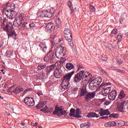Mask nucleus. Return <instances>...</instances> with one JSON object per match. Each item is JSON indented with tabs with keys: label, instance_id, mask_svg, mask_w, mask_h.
<instances>
[{
	"label": "nucleus",
	"instance_id": "nucleus-1",
	"mask_svg": "<svg viewBox=\"0 0 128 128\" xmlns=\"http://www.w3.org/2000/svg\"><path fill=\"white\" fill-rule=\"evenodd\" d=\"M92 78V74L89 72H85L84 70H80L76 74L74 77L75 82H78L82 80V78H84L86 80H90Z\"/></svg>",
	"mask_w": 128,
	"mask_h": 128
},
{
	"label": "nucleus",
	"instance_id": "nucleus-2",
	"mask_svg": "<svg viewBox=\"0 0 128 128\" xmlns=\"http://www.w3.org/2000/svg\"><path fill=\"white\" fill-rule=\"evenodd\" d=\"M13 28L14 26H12V24L10 22H9L3 28V30H4V32H6L8 38H12L14 36H16V32L12 31Z\"/></svg>",
	"mask_w": 128,
	"mask_h": 128
},
{
	"label": "nucleus",
	"instance_id": "nucleus-3",
	"mask_svg": "<svg viewBox=\"0 0 128 128\" xmlns=\"http://www.w3.org/2000/svg\"><path fill=\"white\" fill-rule=\"evenodd\" d=\"M66 54V51L64 50V47L60 45L56 48L55 54L57 58L62 60V56H64Z\"/></svg>",
	"mask_w": 128,
	"mask_h": 128
},
{
	"label": "nucleus",
	"instance_id": "nucleus-4",
	"mask_svg": "<svg viewBox=\"0 0 128 128\" xmlns=\"http://www.w3.org/2000/svg\"><path fill=\"white\" fill-rule=\"evenodd\" d=\"M23 21L24 18H22V14H18L17 15L16 19L14 22V25L16 26V28H18V26L20 28Z\"/></svg>",
	"mask_w": 128,
	"mask_h": 128
},
{
	"label": "nucleus",
	"instance_id": "nucleus-5",
	"mask_svg": "<svg viewBox=\"0 0 128 128\" xmlns=\"http://www.w3.org/2000/svg\"><path fill=\"white\" fill-rule=\"evenodd\" d=\"M66 113V110H62V108L60 107L56 106L55 110L53 112V114H56L58 116H64V114Z\"/></svg>",
	"mask_w": 128,
	"mask_h": 128
},
{
	"label": "nucleus",
	"instance_id": "nucleus-6",
	"mask_svg": "<svg viewBox=\"0 0 128 128\" xmlns=\"http://www.w3.org/2000/svg\"><path fill=\"white\" fill-rule=\"evenodd\" d=\"M24 102L29 106H34V100L30 97H26L24 99Z\"/></svg>",
	"mask_w": 128,
	"mask_h": 128
},
{
	"label": "nucleus",
	"instance_id": "nucleus-7",
	"mask_svg": "<svg viewBox=\"0 0 128 128\" xmlns=\"http://www.w3.org/2000/svg\"><path fill=\"white\" fill-rule=\"evenodd\" d=\"M96 92H88L85 96V100L86 102H88L92 98H94L96 96Z\"/></svg>",
	"mask_w": 128,
	"mask_h": 128
},
{
	"label": "nucleus",
	"instance_id": "nucleus-8",
	"mask_svg": "<svg viewBox=\"0 0 128 128\" xmlns=\"http://www.w3.org/2000/svg\"><path fill=\"white\" fill-rule=\"evenodd\" d=\"M118 96V93L116 90H112L111 92H110L108 95V98L110 100H114Z\"/></svg>",
	"mask_w": 128,
	"mask_h": 128
},
{
	"label": "nucleus",
	"instance_id": "nucleus-9",
	"mask_svg": "<svg viewBox=\"0 0 128 128\" xmlns=\"http://www.w3.org/2000/svg\"><path fill=\"white\" fill-rule=\"evenodd\" d=\"M126 101H124L122 102H118L117 104V110L118 112H124V104Z\"/></svg>",
	"mask_w": 128,
	"mask_h": 128
},
{
	"label": "nucleus",
	"instance_id": "nucleus-10",
	"mask_svg": "<svg viewBox=\"0 0 128 128\" xmlns=\"http://www.w3.org/2000/svg\"><path fill=\"white\" fill-rule=\"evenodd\" d=\"M74 74V71H72L70 72H69V73L65 74V76L63 78V80H66L67 82H70V78H71L72 76V74Z\"/></svg>",
	"mask_w": 128,
	"mask_h": 128
},
{
	"label": "nucleus",
	"instance_id": "nucleus-11",
	"mask_svg": "<svg viewBox=\"0 0 128 128\" xmlns=\"http://www.w3.org/2000/svg\"><path fill=\"white\" fill-rule=\"evenodd\" d=\"M100 116H108L110 114V111H108V109L104 110L100 109V112H99Z\"/></svg>",
	"mask_w": 128,
	"mask_h": 128
},
{
	"label": "nucleus",
	"instance_id": "nucleus-12",
	"mask_svg": "<svg viewBox=\"0 0 128 128\" xmlns=\"http://www.w3.org/2000/svg\"><path fill=\"white\" fill-rule=\"evenodd\" d=\"M102 78L100 77H98L92 80V82H93V84H94L96 85L99 86V84H100V82H102Z\"/></svg>",
	"mask_w": 128,
	"mask_h": 128
},
{
	"label": "nucleus",
	"instance_id": "nucleus-13",
	"mask_svg": "<svg viewBox=\"0 0 128 128\" xmlns=\"http://www.w3.org/2000/svg\"><path fill=\"white\" fill-rule=\"evenodd\" d=\"M69 84H70V82L66 81V80H63L61 83V86L62 88L64 90L68 89V88Z\"/></svg>",
	"mask_w": 128,
	"mask_h": 128
},
{
	"label": "nucleus",
	"instance_id": "nucleus-14",
	"mask_svg": "<svg viewBox=\"0 0 128 128\" xmlns=\"http://www.w3.org/2000/svg\"><path fill=\"white\" fill-rule=\"evenodd\" d=\"M39 46L41 50H42V52H46V50H48V46L44 42L40 43Z\"/></svg>",
	"mask_w": 128,
	"mask_h": 128
},
{
	"label": "nucleus",
	"instance_id": "nucleus-15",
	"mask_svg": "<svg viewBox=\"0 0 128 128\" xmlns=\"http://www.w3.org/2000/svg\"><path fill=\"white\" fill-rule=\"evenodd\" d=\"M54 76L56 78H60L62 76V70L60 69H56L54 72Z\"/></svg>",
	"mask_w": 128,
	"mask_h": 128
},
{
	"label": "nucleus",
	"instance_id": "nucleus-16",
	"mask_svg": "<svg viewBox=\"0 0 128 128\" xmlns=\"http://www.w3.org/2000/svg\"><path fill=\"white\" fill-rule=\"evenodd\" d=\"M23 90H24V88H22L20 86H18L16 87L15 88V89H14L13 90V92L14 94H18L20 93Z\"/></svg>",
	"mask_w": 128,
	"mask_h": 128
},
{
	"label": "nucleus",
	"instance_id": "nucleus-17",
	"mask_svg": "<svg viewBox=\"0 0 128 128\" xmlns=\"http://www.w3.org/2000/svg\"><path fill=\"white\" fill-rule=\"evenodd\" d=\"M52 56H54V53L52 52L51 50H50L47 55L44 57V60H52Z\"/></svg>",
	"mask_w": 128,
	"mask_h": 128
},
{
	"label": "nucleus",
	"instance_id": "nucleus-18",
	"mask_svg": "<svg viewBox=\"0 0 128 128\" xmlns=\"http://www.w3.org/2000/svg\"><path fill=\"white\" fill-rule=\"evenodd\" d=\"M45 28L47 30H54V24H52V22L48 23L45 26Z\"/></svg>",
	"mask_w": 128,
	"mask_h": 128
},
{
	"label": "nucleus",
	"instance_id": "nucleus-19",
	"mask_svg": "<svg viewBox=\"0 0 128 128\" xmlns=\"http://www.w3.org/2000/svg\"><path fill=\"white\" fill-rule=\"evenodd\" d=\"M56 66V65L54 64H52L50 66H47L46 68V71L48 74H50L52 70H54V67Z\"/></svg>",
	"mask_w": 128,
	"mask_h": 128
},
{
	"label": "nucleus",
	"instance_id": "nucleus-20",
	"mask_svg": "<svg viewBox=\"0 0 128 128\" xmlns=\"http://www.w3.org/2000/svg\"><path fill=\"white\" fill-rule=\"evenodd\" d=\"M16 12L14 11V10H11L10 11V15H9V19L10 20H14L16 16Z\"/></svg>",
	"mask_w": 128,
	"mask_h": 128
},
{
	"label": "nucleus",
	"instance_id": "nucleus-21",
	"mask_svg": "<svg viewBox=\"0 0 128 128\" xmlns=\"http://www.w3.org/2000/svg\"><path fill=\"white\" fill-rule=\"evenodd\" d=\"M14 5L10 4V2H8L6 4V10H10V12H12V10H14Z\"/></svg>",
	"mask_w": 128,
	"mask_h": 128
},
{
	"label": "nucleus",
	"instance_id": "nucleus-22",
	"mask_svg": "<svg viewBox=\"0 0 128 128\" xmlns=\"http://www.w3.org/2000/svg\"><path fill=\"white\" fill-rule=\"evenodd\" d=\"M64 38L68 42H72V34H69V35H64Z\"/></svg>",
	"mask_w": 128,
	"mask_h": 128
},
{
	"label": "nucleus",
	"instance_id": "nucleus-23",
	"mask_svg": "<svg viewBox=\"0 0 128 128\" xmlns=\"http://www.w3.org/2000/svg\"><path fill=\"white\" fill-rule=\"evenodd\" d=\"M66 68L68 70H74V64L68 62L66 64Z\"/></svg>",
	"mask_w": 128,
	"mask_h": 128
},
{
	"label": "nucleus",
	"instance_id": "nucleus-24",
	"mask_svg": "<svg viewBox=\"0 0 128 128\" xmlns=\"http://www.w3.org/2000/svg\"><path fill=\"white\" fill-rule=\"evenodd\" d=\"M110 87L106 88V89L104 90V92H102V96H106L108 94H110Z\"/></svg>",
	"mask_w": 128,
	"mask_h": 128
},
{
	"label": "nucleus",
	"instance_id": "nucleus-25",
	"mask_svg": "<svg viewBox=\"0 0 128 128\" xmlns=\"http://www.w3.org/2000/svg\"><path fill=\"white\" fill-rule=\"evenodd\" d=\"M88 118H99L100 115L95 112H89L87 115Z\"/></svg>",
	"mask_w": 128,
	"mask_h": 128
},
{
	"label": "nucleus",
	"instance_id": "nucleus-26",
	"mask_svg": "<svg viewBox=\"0 0 128 128\" xmlns=\"http://www.w3.org/2000/svg\"><path fill=\"white\" fill-rule=\"evenodd\" d=\"M56 26L58 28H60V26H62V21L60 20V18L58 17L56 19Z\"/></svg>",
	"mask_w": 128,
	"mask_h": 128
},
{
	"label": "nucleus",
	"instance_id": "nucleus-27",
	"mask_svg": "<svg viewBox=\"0 0 128 128\" xmlns=\"http://www.w3.org/2000/svg\"><path fill=\"white\" fill-rule=\"evenodd\" d=\"M96 86H98L92 81L89 84V88L91 90H96Z\"/></svg>",
	"mask_w": 128,
	"mask_h": 128
},
{
	"label": "nucleus",
	"instance_id": "nucleus-28",
	"mask_svg": "<svg viewBox=\"0 0 128 128\" xmlns=\"http://www.w3.org/2000/svg\"><path fill=\"white\" fill-rule=\"evenodd\" d=\"M69 116H74V118H76V109L72 108L70 110Z\"/></svg>",
	"mask_w": 128,
	"mask_h": 128
},
{
	"label": "nucleus",
	"instance_id": "nucleus-29",
	"mask_svg": "<svg viewBox=\"0 0 128 128\" xmlns=\"http://www.w3.org/2000/svg\"><path fill=\"white\" fill-rule=\"evenodd\" d=\"M52 14L48 11H46L44 12V18H52Z\"/></svg>",
	"mask_w": 128,
	"mask_h": 128
},
{
	"label": "nucleus",
	"instance_id": "nucleus-30",
	"mask_svg": "<svg viewBox=\"0 0 128 128\" xmlns=\"http://www.w3.org/2000/svg\"><path fill=\"white\" fill-rule=\"evenodd\" d=\"M86 94V90L84 89V88H83L81 90L80 94V96L82 98V96H84Z\"/></svg>",
	"mask_w": 128,
	"mask_h": 128
},
{
	"label": "nucleus",
	"instance_id": "nucleus-31",
	"mask_svg": "<svg viewBox=\"0 0 128 128\" xmlns=\"http://www.w3.org/2000/svg\"><path fill=\"white\" fill-rule=\"evenodd\" d=\"M64 32V36L72 34V32L70 31V30L68 29V28H66Z\"/></svg>",
	"mask_w": 128,
	"mask_h": 128
},
{
	"label": "nucleus",
	"instance_id": "nucleus-32",
	"mask_svg": "<svg viewBox=\"0 0 128 128\" xmlns=\"http://www.w3.org/2000/svg\"><path fill=\"white\" fill-rule=\"evenodd\" d=\"M124 96H126V94H124V90H122L118 95V98L122 100V98H124Z\"/></svg>",
	"mask_w": 128,
	"mask_h": 128
},
{
	"label": "nucleus",
	"instance_id": "nucleus-33",
	"mask_svg": "<svg viewBox=\"0 0 128 128\" xmlns=\"http://www.w3.org/2000/svg\"><path fill=\"white\" fill-rule=\"evenodd\" d=\"M44 102H39L38 104L36 106L37 110H40V108H42L43 106H44Z\"/></svg>",
	"mask_w": 128,
	"mask_h": 128
},
{
	"label": "nucleus",
	"instance_id": "nucleus-34",
	"mask_svg": "<svg viewBox=\"0 0 128 128\" xmlns=\"http://www.w3.org/2000/svg\"><path fill=\"white\" fill-rule=\"evenodd\" d=\"M46 64H42L38 66V70H44V68H46Z\"/></svg>",
	"mask_w": 128,
	"mask_h": 128
},
{
	"label": "nucleus",
	"instance_id": "nucleus-35",
	"mask_svg": "<svg viewBox=\"0 0 128 128\" xmlns=\"http://www.w3.org/2000/svg\"><path fill=\"white\" fill-rule=\"evenodd\" d=\"M76 118H80V108H77L76 110Z\"/></svg>",
	"mask_w": 128,
	"mask_h": 128
},
{
	"label": "nucleus",
	"instance_id": "nucleus-36",
	"mask_svg": "<svg viewBox=\"0 0 128 128\" xmlns=\"http://www.w3.org/2000/svg\"><path fill=\"white\" fill-rule=\"evenodd\" d=\"M40 80H44L46 78V74L42 72L38 76Z\"/></svg>",
	"mask_w": 128,
	"mask_h": 128
},
{
	"label": "nucleus",
	"instance_id": "nucleus-37",
	"mask_svg": "<svg viewBox=\"0 0 128 128\" xmlns=\"http://www.w3.org/2000/svg\"><path fill=\"white\" fill-rule=\"evenodd\" d=\"M41 110L42 112H51L48 109V107L47 106H46L44 108L42 109Z\"/></svg>",
	"mask_w": 128,
	"mask_h": 128
},
{
	"label": "nucleus",
	"instance_id": "nucleus-38",
	"mask_svg": "<svg viewBox=\"0 0 128 128\" xmlns=\"http://www.w3.org/2000/svg\"><path fill=\"white\" fill-rule=\"evenodd\" d=\"M80 126L82 128H88L90 126V124H88V123L82 124L80 125Z\"/></svg>",
	"mask_w": 128,
	"mask_h": 128
},
{
	"label": "nucleus",
	"instance_id": "nucleus-39",
	"mask_svg": "<svg viewBox=\"0 0 128 128\" xmlns=\"http://www.w3.org/2000/svg\"><path fill=\"white\" fill-rule=\"evenodd\" d=\"M118 34V30L116 28H114L111 32L110 36H116Z\"/></svg>",
	"mask_w": 128,
	"mask_h": 128
},
{
	"label": "nucleus",
	"instance_id": "nucleus-40",
	"mask_svg": "<svg viewBox=\"0 0 128 128\" xmlns=\"http://www.w3.org/2000/svg\"><path fill=\"white\" fill-rule=\"evenodd\" d=\"M38 16L40 18H44V12L42 11H39L38 12Z\"/></svg>",
	"mask_w": 128,
	"mask_h": 128
},
{
	"label": "nucleus",
	"instance_id": "nucleus-41",
	"mask_svg": "<svg viewBox=\"0 0 128 128\" xmlns=\"http://www.w3.org/2000/svg\"><path fill=\"white\" fill-rule=\"evenodd\" d=\"M50 42H52V44H54V40L55 38H56V36L54 35V34H52L50 35Z\"/></svg>",
	"mask_w": 128,
	"mask_h": 128
},
{
	"label": "nucleus",
	"instance_id": "nucleus-42",
	"mask_svg": "<svg viewBox=\"0 0 128 128\" xmlns=\"http://www.w3.org/2000/svg\"><path fill=\"white\" fill-rule=\"evenodd\" d=\"M10 12L8 10H7L6 11L5 10V12L4 11L3 12V14H4L8 18H10Z\"/></svg>",
	"mask_w": 128,
	"mask_h": 128
},
{
	"label": "nucleus",
	"instance_id": "nucleus-43",
	"mask_svg": "<svg viewBox=\"0 0 128 128\" xmlns=\"http://www.w3.org/2000/svg\"><path fill=\"white\" fill-rule=\"evenodd\" d=\"M100 72L102 74L103 76H108V73H106L104 70L101 69Z\"/></svg>",
	"mask_w": 128,
	"mask_h": 128
},
{
	"label": "nucleus",
	"instance_id": "nucleus-44",
	"mask_svg": "<svg viewBox=\"0 0 128 128\" xmlns=\"http://www.w3.org/2000/svg\"><path fill=\"white\" fill-rule=\"evenodd\" d=\"M84 66L82 65H79L77 72H78V70H80H80H84Z\"/></svg>",
	"mask_w": 128,
	"mask_h": 128
},
{
	"label": "nucleus",
	"instance_id": "nucleus-45",
	"mask_svg": "<svg viewBox=\"0 0 128 128\" xmlns=\"http://www.w3.org/2000/svg\"><path fill=\"white\" fill-rule=\"evenodd\" d=\"M90 12H94L96 10V8H94V7L93 6L90 5Z\"/></svg>",
	"mask_w": 128,
	"mask_h": 128
},
{
	"label": "nucleus",
	"instance_id": "nucleus-46",
	"mask_svg": "<svg viewBox=\"0 0 128 128\" xmlns=\"http://www.w3.org/2000/svg\"><path fill=\"white\" fill-rule=\"evenodd\" d=\"M26 26V22H22L21 26H20V28H24Z\"/></svg>",
	"mask_w": 128,
	"mask_h": 128
},
{
	"label": "nucleus",
	"instance_id": "nucleus-47",
	"mask_svg": "<svg viewBox=\"0 0 128 128\" xmlns=\"http://www.w3.org/2000/svg\"><path fill=\"white\" fill-rule=\"evenodd\" d=\"M68 6L70 8H72V2L70 0H68Z\"/></svg>",
	"mask_w": 128,
	"mask_h": 128
},
{
	"label": "nucleus",
	"instance_id": "nucleus-48",
	"mask_svg": "<svg viewBox=\"0 0 128 128\" xmlns=\"http://www.w3.org/2000/svg\"><path fill=\"white\" fill-rule=\"evenodd\" d=\"M110 126H114L116 125V122H110Z\"/></svg>",
	"mask_w": 128,
	"mask_h": 128
},
{
	"label": "nucleus",
	"instance_id": "nucleus-49",
	"mask_svg": "<svg viewBox=\"0 0 128 128\" xmlns=\"http://www.w3.org/2000/svg\"><path fill=\"white\" fill-rule=\"evenodd\" d=\"M36 24H34V23L32 22L30 24H29V27L30 28H36Z\"/></svg>",
	"mask_w": 128,
	"mask_h": 128
},
{
	"label": "nucleus",
	"instance_id": "nucleus-50",
	"mask_svg": "<svg viewBox=\"0 0 128 128\" xmlns=\"http://www.w3.org/2000/svg\"><path fill=\"white\" fill-rule=\"evenodd\" d=\"M117 38H118V41L122 40V34H118V36H117Z\"/></svg>",
	"mask_w": 128,
	"mask_h": 128
},
{
	"label": "nucleus",
	"instance_id": "nucleus-51",
	"mask_svg": "<svg viewBox=\"0 0 128 128\" xmlns=\"http://www.w3.org/2000/svg\"><path fill=\"white\" fill-rule=\"evenodd\" d=\"M6 54L7 56H12V52H10V51H7L6 52Z\"/></svg>",
	"mask_w": 128,
	"mask_h": 128
},
{
	"label": "nucleus",
	"instance_id": "nucleus-52",
	"mask_svg": "<svg viewBox=\"0 0 128 128\" xmlns=\"http://www.w3.org/2000/svg\"><path fill=\"white\" fill-rule=\"evenodd\" d=\"M104 126H106V128H110V122H107V123H106V124H104Z\"/></svg>",
	"mask_w": 128,
	"mask_h": 128
},
{
	"label": "nucleus",
	"instance_id": "nucleus-53",
	"mask_svg": "<svg viewBox=\"0 0 128 128\" xmlns=\"http://www.w3.org/2000/svg\"><path fill=\"white\" fill-rule=\"evenodd\" d=\"M108 116H102L101 118H100V120H108Z\"/></svg>",
	"mask_w": 128,
	"mask_h": 128
},
{
	"label": "nucleus",
	"instance_id": "nucleus-54",
	"mask_svg": "<svg viewBox=\"0 0 128 128\" xmlns=\"http://www.w3.org/2000/svg\"><path fill=\"white\" fill-rule=\"evenodd\" d=\"M116 114H111L110 116V118H116Z\"/></svg>",
	"mask_w": 128,
	"mask_h": 128
},
{
	"label": "nucleus",
	"instance_id": "nucleus-55",
	"mask_svg": "<svg viewBox=\"0 0 128 128\" xmlns=\"http://www.w3.org/2000/svg\"><path fill=\"white\" fill-rule=\"evenodd\" d=\"M118 64H122V60L121 59H118Z\"/></svg>",
	"mask_w": 128,
	"mask_h": 128
},
{
	"label": "nucleus",
	"instance_id": "nucleus-56",
	"mask_svg": "<svg viewBox=\"0 0 128 128\" xmlns=\"http://www.w3.org/2000/svg\"><path fill=\"white\" fill-rule=\"evenodd\" d=\"M106 86V84L105 83H102L100 86V88H102V86Z\"/></svg>",
	"mask_w": 128,
	"mask_h": 128
},
{
	"label": "nucleus",
	"instance_id": "nucleus-57",
	"mask_svg": "<svg viewBox=\"0 0 128 128\" xmlns=\"http://www.w3.org/2000/svg\"><path fill=\"white\" fill-rule=\"evenodd\" d=\"M126 108L124 109L125 112H128V103L126 104Z\"/></svg>",
	"mask_w": 128,
	"mask_h": 128
},
{
	"label": "nucleus",
	"instance_id": "nucleus-58",
	"mask_svg": "<svg viewBox=\"0 0 128 128\" xmlns=\"http://www.w3.org/2000/svg\"><path fill=\"white\" fill-rule=\"evenodd\" d=\"M36 94H37L38 96H40L42 95V92H38Z\"/></svg>",
	"mask_w": 128,
	"mask_h": 128
},
{
	"label": "nucleus",
	"instance_id": "nucleus-59",
	"mask_svg": "<svg viewBox=\"0 0 128 128\" xmlns=\"http://www.w3.org/2000/svg\"><path fill=\"white\" fill-rule=\"evenodd\" d=\"M62 40H63L62 38H60L58 39V42H62Z\"/></svg>",
	"mask_w": 128,
	"mask_h": 128
},
{
	"label": "nucleus",
	"instance_id": "nucleus-60",
	"mask_svg": "<svg viewBox=\"0 0 128 128\" xmlns=\"http://www.w3.org/2000/svg\"><path fill=\"white\" fill-rule=\"evenodd\" d=\"M2 22V26H4V20H2L1 21Z\"/></svg>",
	"mask_w": 128,
	"mask_h": 128
},
{
	"label": "nucleus",
	"instance_id": "nucleus-61",
	"mask_svg": "<svg viewBox=\"0 0 128 128\" xmlns=\"http://www.w3.org/2000/svg\"><path fill=\"white\" fill-rule=\"evenodd\" d=\"M38 124V122H35V124H34V126H36Z\"/></svg>",
	"mask_w": 128,
	"mask_h": 128
},
{
	"label": "nucleus",
	"instance_id": "nucleus-62",
	"mask_svg": "<svg viewBox=\"0 0 128 128\" xmlns=\"http://www.w3.org/2000/svg\"><path fill=\"white\" fill-rule=\"evenodd\" d=\"M78 90V88H74L73 90H74V92H77V90Z\"/></svg>",
	"mask_w": 128,
	"mask_h": 128
},
{
	"label": "nucleus",
	"instance_id": "nucleus-63",
	"mask_svg": "<svg viewBox=\"0 0 128 128\" xmlns=\"http://www.w3.org/2000/svg\"><path fill=\"white\" fill-rule=\"evenodd\" d=\"M122 22H123V20H122V19H120V24H122Z\"/></svg>",
	"mask_w": 128,
	"mask_h": 128
},
{
	"label": "nucleus",
	"instance_id": "nucleus-64",
	"mask_svg": "<svg viewBox=\"0 0 128 128\" xmlns=\"http://www.w3.org/2000/svg\"><path fill=\"white\" fill-rule=\"evenodd\" d=\"M126 36L128 37V32L126 34Z\"/></svg>",
	"mask_w": 128,
	"mask_h": 128
}]
</instances>
